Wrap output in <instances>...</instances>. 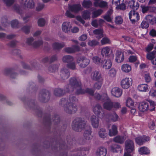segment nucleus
<instances>
[{
	"mask_svg": "<svg viewBox=\"0 0 156 156\" xmlns=\"http://www.w3.org/2000/svg\"><path fill=\"white\" fill-rule=\"evenodd\" d=\"M81 83L80 80H77L75 77H73L69 80V84L66 87L65 91L66 92H74L76 94H83L87 93L90 95H93L94 91L90 88H87L85 90L82 89Z\"/></svg>",
	"mask_w": 156,
	"mask_h": 156,
	"instance_id": "obj_1",
	"label": "nucleus"
},
{
	"mask_svg": "<svg viewBox=\"0 0 156 156\" xmlns=\"http://www.w3.org/2000/svg\"><path fill=\"white\" fill-rule=\"evenodd\" d=\"M61 104L62 105H64V110L68 114H71L75 113L77 110L76 104H67V100L65 98L61 99Z\"/></svg>",
	"mask_w": 156,
	"mask_h": 156,
	"instance_id": "obj_2",
	"label": "nucleus"
},
{
	"mask_svg": "<svg viewBox=\"0 0 156 156\" xmlns=\"http://www.w3.org/2000/svg\"><path fill=\"white\" fill-rule=\"evenodd\" d=\"M86 122L83 119L76 118L73 122L72 126L73 130L76 131H81L85 127Z\"/></svg>",
	"mask_w": 156,
	"mask_h": 156,
	"instance_id": "obj_3",
	"label": "nucleus"
},
{
	"mask_svg": "<svg viewBox=\"0 0 156 156\" xmlns=\"http://www.w3.org/2000/svg\"><path fill=\"white\" fill-rule=\"evenodd\" d=\"M76 62L80 67L84 68L88 65L90 60L84 56H81L77 58Z\"/></svg>",
	"mask_w": 156,
	"mask_h": 156,
	"instance_id": "obj_4",
	"label": "nucleus"
},
{
	"mask_svg": "<svg viewBox=\"0 0 156 156\" xmlns=\"http://www.w3.org/2000/svg\"><path fill=\"white\" fill-rule=\"evenodd\" d=\"M103 97L105 98L103 99L105 102L103 104V107L105 109L110 110L113 107V103L108 98L107 94H104Z\"/></svg>",
	"mask_w": 156,
	"mask_h": 156,
	"instance_id": "obj_5",
	"label": "nucleus"
},
{
	"mask_svg": "<svg viewBox=\"0 0 156 156\" xmlns=\"http://www.w3.org/2000/svg\"><path fill=\"white\" fill-rule=\"evenodd\" d=\"M125 149L127 152H132L134 149V143L133 141L129 139L126 140L125 143Z\"/></svg>",
	"mask_w": 156,
	"mask_h": 156,
	"instance_id": "obj_6",
	"label": "nucleus"
},
{
	"mask_svg": "<svg viewBox=\"0 0 156 156\" xmlns=\"http://www.w3.org/2000/svg\"><path fill=\"white\" fill-rule=\"evenodd\" d=\"M34 39L33 37H30L27 38L26 43L28 45L34 48L39 47L43 44V41L41 40L34 42Z\"/></svg>",
	"mask_w": 156,
	"mask_h": 156,
	"instance_id": "obj_7",
	"label": "nucleus"
},
{
	"mask_svg": "<svg viewBox=\"0 0 156 156\" xmlns=\"http://www.w3.org/2000/svg\"><path fill=\"white\" fill-rule=\"evenodd\" d=\"M129 16L133 23H134L139 20L140 16L138 13L135 11H131L129 13Z\"/></svg>",
	"mask_w": 156,
	"mask_h": 156,
	"instance_id": "obj_8",
	"label": "nucleus"
},
{
	"mask_svg": "<svg viewBox=\"0 0 156 156\" xmlns=\"http://www.w3.org/2000/svg\"><path fill=\"white\" fill-rule=\"evenodd\" d=\"M93 112L97 115L100 116L101 114V117L100 118H103L105 116L104 113L103 112L102 108L99 104H96L94 107Z\"/></svg>",
	"mask_w": 156,
	"mask_h": 156,
	"instance_id": "obj_9",
	"label": "nucleus"
},
{
	"mask_svg": "<svg viewBox=\"0 0 156 156\" xmlns=\"http://www.w3.org/2000/svg\"><path fill=\"white\" fill-rule=\"evenodd\" d=\"M132 84V80L131 78H125L121 82V85L122 88L124 89L128 88Z\"/></svg>",
	"mask_w": 156,
	"mask_h": 156,
	"instance_id": "obj_10",
	"label": "nucleus"
},
{
	"mask_svg": "<svg viewBox=\"0 0 156 156\" xmlns=\"http://www.w3.org/2000/svg\"><path fill=\"white\" fill-rule=\"evenodd\" d=\"M150 140V137L146 136H139L135 139L136 143L140 145H142L144 143L149 141Z\"/></svg>",
	"mask_w": 156,
	"mask_h": 156,
	"instance_id": "obj_11",
	"label": "nucleus"
},
{
	"mask_svg": "<svg viewBox=\"0 0 156 156\" xmlns=\"http://www.w3.org/2000/svg\"><path fill=\"white\" fill-rule=\"evenodd\" d=\"M72 26L69 22H65L62 25V31L66 33H69L70 32Z\"/></svg>",
	"mask_w": 156,
	"mask_h": 156,
	"instance_id": "obj_12",
	"label": "nucleus"
},
{
	"mask_svg": "<svg viewBox=\"0 0 156 156\" xmlns=\"http://www.w3.org/2000/svg\"><path fill=\"white\" fill-rule=\"evenodd\" d=\"M69 9L72 12L77 13L82 10V7L80 4H76L69 5Z\"/></svg>",
	"mask_w": 156,
	"mask_h": 156,
	"instance_id": "obj_13",
	"label": "nucleus"
},
{
	"mask_svg": "<svg viewBox=\"0 0 156 156\" xmlns=\"http://www.w3.org/2000/svg\"><path fill=\"white\" fill-rule=\"evenodd\" d=\"M101 53L103 57H108L110 56L112 53V51L110 47L106 46L101 49Z\"/></svg>",
	"mask_w": 156,
	"mask_h": 156,
	"instance_id": "obj_14",
	"label": "nucleus"
},
{
	"mask_svg": "<svg viewBox=\"0 0 156 156\" xmlns=\"http://www.w3.org/2000/svg\"><path fill=\"white\" fill-rule=\"evenodd\" d=\"M91 78L92 80L96 81L103 80L101 73L98 71L96 70L91 73Z\"/></svg>",
	"mask_w": 156,
	"mask_h": 156,
	"instance_id": "obj_15",
	"label": "nucleus"
},
{
	"mask_svg": "<svg viewBox=\"0 0 156 156\" xmlns=\"http://www.w3.org/2000/svg\"><path fill=\"white\" fill-rule=\"evenodd\" d=\"M90 121L91 125L94 128H97L99 124V119L95 115H93L90 118Z\"/></svg>",
	"mask_w": 156,
	"mask_h": 156,
	"instance_id": "obj_16",
	"label": "nucleus"
},
{
	"mask_svg": "<svg viewBox=\"0 0 156 156\" xmlns=\"http://www.w3.org/2000/svg\"><path fill=\"white\" fill-rule=\"evenodd\" d=\"M60 75L62 80H64L67 79L69 77L70 73L67 69L63 68L61 70Z\"/></svg>",
	"mask_w": 156,
	"mask_h": 156,
	"instance_id": "obj_17",
	"label": "nucleus"
},
{
	"mask_svg": "<svg viewBox=\"0 0 156 156\" xmlns=\"http://www.w3.org/2000/svg\"><path fill=\"white\" fill-rule=\"evenodd\" d=\"M107 152L106 148L103 147H100L97 148L96 154V156H105Z\"/></svg>",
	"mask_w": 156,
	"mask_h": 156,
	"instance_id": "obj_18",
	"label": "nucleus"
},
{
	"mask_svg": "<svg viewBox=\"0 0 156 156\" xmlns=\"http://www.w3.org/2000/svg\"><path fill=\"white\" fill-rule=\"evenodd\" d=\"M112 62L110 59L104 60L103 61L101 60V66L102 68L105 69H109L112 66Z\"/></svg>",
	"mask_w": 156,
	"mask_h": 156,
	"instance_id": "obj_19",
	"label": "nucleus"
},
{
	"mask_svg": "<svg viewBox=\"0 0 156 156\" xmlns=\"http://www.w3.org/2000/svg\"><path fill=\"white\" fill-rule=\"evenodd\" d=\"M111 92L113 96L117 98L120 97L122 94V91L121 89L118 87H115L113 88Z\"/></svg>",
	"mask_w": 156,
	"mask_h": 156,
	"instance_id": "obj_20",
	"label": "nucleus"
},
{
	"mask_svg": "<svg viewBox=\"0 0 156 156\" xmlns=\"http://www.w3.org/2000/svg\"><path fill=\"white\" fill-rule=\"evenodd\" d=\"M149 104L145 101L142 102L139 104L138 106L139 110L141 112H144L148 109Z\"/></svg>",
	"mask_w": 156,
	"mask_h": 156,
	"instance_id": "obj_21",
	"label": "nucleus"
},
{
	"mask_svg": "<svg viewBox=\"0 0 156 156\" xmlns=\"http://www.w3.org/2000/svg\"><path fill=\"white\" fill-rule=\"evenodd\" d=\"M115 60L118 63H120L124 60V55L121 51L117 50L115 54Z\"/></svg>",
	"mask_w": 156,
	"mask_h": 156,
	"instance_id": "obj_22",
	"label": "nucleus"
},
{
	"mask_svg": "<svg viewBox=\"0 0 156 156\" xmlns=\"http://www.w3.org/2000/svg\"><path fill=\"white\" fill-rule=\"evenodd\" d=\"M91 131L90 129L85 130L84 133V143L89 141V140L91 138Z\"/></svg>",
	"mask_w": 156,
	"mask_h": 156,
	"instance_id": "obj_23",
	"label": "nucleus"
},
{
	"mask_svg": "<svg viewBox=\"0 0 156 156\" xmlns=\"http://www.w3.org/2000/svg\"><path fill=\"white\" fill-rule=\"evenodd\" d=\"M128 6L130 8L133 10V11L137 10L138 9L139 5L137 2H135L133 0L129 1L128 3Z\"/></svg>",
	"mask_w": 156,
	"mask_h": 156,
	"instance_id": "obj_24",
	"label": "nucleus"
},
{
	"mask_svg": "<svg viewBox=\"0 0 156 156\" xmlns=\"http://www.w3.org/2000/svg\"><path fill=\"white\" fill-rule=\"evenodd\" d=\"M103 30L101 29H95L93 31L94 34L96 35V37L98 40L103 37Z\"/></svg>",
	"mask_w": 156,
	"mask_h": 156,
	"instance_id": "obj_25",
	"label": "nucleus"
},
{
	"mask_svg": "<svg viewBox=\"0 0 156 156\" xmlns=\"http://www.w3.org/2000/svg\"><path fill=\"white\" fill-rule=\"evenodd\" d=\"M24 5L25 8L32 9L34 8L35 3L33 0H26Z\"/></svg>",
	"mask_w": 156,
	"mask_h": 156,
	"instance_id": "obj_26",
	"label": "nucleus"
},
{
	"mask_svg": "<svg viewBox=\"0 0 156 156\" xmlns=\"http://www.w3.org/2000/svg\"><path fill=\"white\" fill-rule=\"evenodd\" d=\"M49 93L47 92L41 93L39 94V98L40 100L43 102H46L48 99Z\"/></svg>",
	"mask_w": 156,
	"mask_h": 156,
	"instance_id": "obj_27",
	"label": "nucleus"
},
{
	"mask_svg": "<svg viewBox=\"0 0 156 156\" xmlns=\"http://www.w3.org/2000/svg\"><path fill=\"white\" fill-rule=\"evenodd\" d=\"M78 101L77 98L73 95H71L69 96V98L67 101V104H76Z\"/></svg>",
	"mask_w": 156,
	"mask_h": 156,
	"instance_id": "obj_28",
	"label": "nucleus"
},
{
	"mask_svg": "<svg viewBox=\"0 0 156 156\" xmlns=\"http://www.w3.org/2000/svg\"><path fill=\"white\" fill-rule=\"evenodd\" d=\"M62 60L64 62L68 64L74 61V58L70 55H65L63 57Z\"/></svg>",
	"mask_w": 156,
	"mask_h": 156,
	"instance_id": "obj_29",
	"label": "nucleus"
},
{
	"mask_svg": "<svg viewBox=\"0 0 156 156\" xmlns=\"http://www.w3.org/2000/svg\"><path fill=\"white\" fill-rule=\"evenodd\" d=\"M65 45V43L64 42H55L53 44L52 47L55 49H60L64 47Z\"/></svg>",
	"mask_w": 156,
	"mask_h": 156,
	"instance_id": "obj_30",
	"label": "nucleus"
},
{
	"mask_svg": "<svg viewBox=\"0 0 156 156\" xmlns=\"http://www.w3.org/2000/svg\"><path fill=\"white\" fill-rule=\"evenodd\" d=\"M117 126L113 125L112 127V129L109 130V135L111 136H115L117 134Z\"/></svg>",
	"mask_w": 156,
	"mask_h": 156,
	"instance_id": "obj_31",
	"label": "nucleus"
},
{
	"mask_svg": "<svg viewBox=\"0 0 156 156\" xmlns=\"http://www.w3.org/2000/svg\"><path fill=\"white\" fill-rule=\"evenodd\" d=\"M125 139L126 138L124 136H117L114 138L113 141L115 142L122 144L123 143Z\"/></svg>",
	"mask_w": 156,
	"mask_h": 156,
	"instance_id": "obj_32",
	"label": "nucleus"
},
{
	"mask_svg": "<svg viewBox=\"0 0 156 156\" xmlns=\"http://www.w3.org/2000/svg\"><path fill=\"white\" fill-rule=\"evenodd\" d=\"M137 89L141 92H146L148 90V86L146 84H141L138 86Z\"/></svg>",
	"mask_w": 156,
	"mask_h": 156,
	"instance_id": "obj_33",
	"label": "nucleus"
},
{
	"mask_svg": "<svg viewBox=\"0 0 156 156\" xmlns=\"http://www.w3.org/2000/svg\"><path fill=\"white\" fill-rule=\"evenodd\" d=\"M121 149L120 146L117 144H113L111 146V150L114 152H117L121 151Z\"/></svg>",
	"mask_w": 156,
	"mask_h": 156,
	"instance_id": "obj_34",
	"label": "nucleus"
},
{
	"mask_svg": "<svg viewBox=\"0 0 156 156\" xmlns=\"http://www.w3.org/2000/svg\"><path fill=\"white\" fill-rule=\"evenodd\" d=\"M65 91L59 88L55 89L54 91V94L55 96H60L63 95Z\"/></svg>",
	"mask_w": 156,
	"mask_h": 156,
	"instance_id": "obj_35",
	"label": "nucleus"
},
{
	"mask_svg": "<svg viewBox=\"0 0 156 156\" xmlns=\"http://www.w3.org/2000/svg\"><path fill=\"white\" fill-rule=\"evenodd\" d=\"M82 4L83 7L88 8H90L92 6V3L91 1L90 0H84Z\"/></svg>",
	"mask_w": 156,
	"mask_h": 156,
	"instance_id": "obj_36",
	"label": "nucleus"
},
{
	"mask_svg": "<svg viewBox=\"0 0 156 156\" xmlns=\"http://www.w3.org/2000/svg\"><path fill=\"white\" fill-rule=\"evenodd\" d=\"M119 119L118 115L115 112L110 114L109 116V119L110 120L113 122L118 121Z\"/></svg>",
	"mask_w": 156,
	"mask_h": 156,
	"instance_id": "obj_37",
	"label": "nucleus"
},
{
	"mask_svg": "<svg viewBox=\"0 0 156 156\" xmlns=\"http://www.w3.org/2000/svg\"><path fill=\"white\" fill-rule=\"evenodd\" d=\"M121 69L124 72L128 73L131 70V67L127 64H124L122 66Z\"/></svg>",
	"mask_w": 156,
	"mask_h": 156,
	"instance_id": "obj_38",
	"label": "nucleus"
},
{
	"mask_svg": "<svg viewBox=\"0 0 156 156\" xmlns=\"http://www.w3.org/2000/svg\"><path fill=\"white\" fill-rule=\"evenodd\" d=\"M73 48L74 51V52L76 51H82L85 53L89 51V49L86 48L84 49L83 48H80L79 46L77 45L73 46Z\"/></svg>",
	"mask_w": 156,
	"mask_h": 156,
	"instance_id": "obj_39",
	"label": "nucleus"
},
{
	"mask_svg": "<svg viewBox=\"0 0 156 156\" xmlns=\"http://www.w3.org/2000/svg\"><path fill=\"white\" fill-rule=\"evenodd\" d=\"M90 12L86 10L82 13V17L84 20L90 19Z\"/></svg>",
	"mask_w": 156,
	"mask_h": 156,
	"instance_id": "obj_40",
	"label": "nucleus"
},
{
	"mask_svg": "<svg viewBox=\"0 0 156 156\" xmlns=\"http://www.w3.org/2000/svg\"><path fill=\"white\" fill-rule=\"evenodd\" d=\"M4 74L8 75L10 74V76L12 78H15L17 76V74L15 73H11V71L9 69H5L4 71Z\"/></svg>",
	"mask_w": 156,
	"mask_h": 156,
	"instance_id": "obj_41",
	"label": "nucleus"
},
{
	"mask_svg": "<svg viewBox=\"0 0 156 156\" xmlns=\"http://www.w3.org/2000/svg\"><path fill=\"white\" fill-rule=\"evenodd\" d=\"M139 152L141 154H146L149 153V151L145 147H141L139 149Z\"/></svg>",
	"mask_w": 156,
	"mask_h": 156,
	"instance_id": "obj_42",
	"label": "nucleus"
},
{
	"mask_svg": "<svg viewBox=\"0 0 156 156\" xmlns=\"http://www.w3.org/2000/svg\"><path fill=\"white\" fill-rule=\"evenodd\" d=\"M149 103L150 105H149L148 110L151 111H153L155 110V106L156 104L155 102L151 100H148L147 101Z\"/></svg>",
	"mask_w": 156,
	"mask_h": 156,
	"instance_id": "obj_43",
	"label": "nucleus"
},
{
	"mask_svg": "<svg viewBox=\"0 0 156 156\" xmlns=\"http://www.w3.org/2000/svg\"><path fill=\"white\" fill-rule=\"evenodd\" d=\"M101 43L102 45L107 44H110L111 43L110 39L107 37H104L102 38L101 41Z\"/></svg>",
	"mask_w": 156,
	"mask_h": 156,
	"instance_id": "obj_44",
	"label": "nucleus"
},
{
	"mask_svg": "<svg viewBox=\"0 0 156 156\" xmlns=\"http://www.w3.org/2000/svg\"><path fill=\"white\" fill-rule=\"evenodd\" d=\"M156 56V51H153L148 53L147 55V59L152 60Z\"/></svg>",
	"mask_w": 156,
	"mask_h": 156,
	"instance_id": "obj_45",
	"label": "nucleus"
},
{
	"mask_svg": "<svg viewBox=\"0 0 156 156\" xmlns=\"http://www.w3.org/2000/svg\"><path fill=\"white\" fill-rule=\"evenodd\" d=\"M103 10L101 9L94 11L92 12V17L93 18H96L101 14Z\"/></svg>",
	"mask_w": 156,
	"mask_h": 156,
	"instance_id": "obj_46",
	"label": "nucleus"
},
{
	"mask_svg": "<svg viewBox=\"0 0 156 156\" xmlns=\"http://www.w3.org/2000/svg\"><path fill=\"white\" fill-rule=\"evenodd\" d=\"M99 136L102 138H105L106 136L107 133L105 129H101L98 132Z\"/></svg>",
	"mask_w": 156,
	"mask_h": 156,
	"instance_id": "obj_47",
	"label": "nucleus"
},
{
	"mask_svg": "<svg viewBox=\"0 0 156 156\" xmlns=\"http://www.w3.org/2000/svg\"><path fill=\"white\" fill-rule=\"evenodd\" d=\"M58 66L56 65H51L48 68V71L51 73L55 72L57 71Z\"/></svg>",
	"mask_w": 156,
	"mask_h": 156,
	"instance_id": "obj_48",
	"label": "nucleus"
},
{
	"mask_svg": "<svg viewBox=\"0 0 156 156\" xmlns=\"http://www.w3.org/2000/svg\"><path fill=\"white\" fill-rule=\"evenodd\" d=\"M31 27V26L26 25L22 27L21 30L26 34H28L30 32Z\"/></svg>",
	"mask_w": 156,
	"mask_h": 156,
	"instance_id": "obj_49",
	"label": "nucleus"
},
{
	"mask_svg": "<svg viewBox=\"0 0 156 156\" xmlns=\"http://www.w3.org/2000/svg\"><path fill=\"white\" fill-rule=\"evenodd\" d=\"M142 8V11L143 13H145L147 11L151 12L153 9V7L151 6H141Z\"/></svg>",
	"mask_w": 156,
	"mask_h": 156,
	"instance_id": "obj_50",
	"label": "nucleus"
},
{
	"mask_svg": "<svg viewBox=\"0 0 156 156\" xmlns=\"http://www.w3.org/2000/svg\"><path fill=\"white\" fill-rule=\"evenodd\" d=\"M103 80H99L94 83V87L95 89L99 90L101 88Z\"/></svg>",
	"mask_w": 156,
	"mask_h": 156,
	"instance_id": "obj_51",
	"label": "nucleus"
},
{
	"mask_svg": "<svg viewBox=\"0 0 156 156\" xmlns=\"http://www.w3.org/2000/svg\"><path fill=\"white\" fill-rule=\"evenodd\" d=\"M92 59L93 62L98 65L101 66V61L100 58L97 56L94 57Z\"/></svg>",
	"mask_w": 156,
	"mask_h": 156,
	"instance_id": "obj_52",
	"label": "nucleus"
},
{
	"mask_svg": "<svg viewBox=\"0 0 156 156\" xmlns=\"http://www.w3.org/2000/svg\"><path fill=\"white\" fill-rule=\"evenodd\" d=\"M11 26L12 28H18L19 27V23L16 20H14L11 22Z\"/></svg>",
	"mask_w": 156,
	"mask_h": 156,
	"instance_id": "obj_53",
	"label": "nucleus"
},
{
	"mask_svg": "<svg viewBox=\"0 0 156 156\" xmlns=\"http://www.w3.org/2000/svg\"><path fill=\"white\" fill-rule=\"evenodd\" d=\"M66 66L68 68L72 70H75L76 69V63L75 62H73V61L68 63L67 64Z\"/></svg>",
	"mask_w": 156,
	"mask_h": 156,
	"instance_id": "obj_54",
	"label": "nucleus"
},
{
	"mask_svg": "<svg viewBox=\"0 0 156 156\" xmlns=\"http://www.w3.org/2000/svg\"><path fill=\"white\" fill-rule=\"evenodd\" d=\"M99 44V42L95 40H90L88 43V45L90 47H94Z\"/></svg>",
	"mask_w": 156,
	"mask_h": 156,
	"instance_id": "obj_55",
	"label": "nucleus"
},
{
	"mask_svg": "<svg viewBox=\"0 0 156 156\" xmlns=\"http://www.w3.org/2000/svg\"><path fill=\"white\" fill-rule=\"evenodd\" d=\"M45 23V20L43 18H41L38 19L37 21L38 25L39 27L44 26Z\"/></svg>",
	"mask_w": 156,
	"mask_h": 156,
	"instance_id": "obj_56",
	"label": "nucleus"
},
{
	"mask_svg": "<svg viewBox=\"0 0 156 156\" xmlns=\"http://www.w3.org/2000/svg\"><path fill=\"white\" fill-rule=\"evenodd\" d=\"M126 105L129 108H131L134 105V102L130 98H128L126 100Z\"/></svg>",
	"mask_w": 156,
	"mask_h": 156,
	"instance_id": "obj_57",
	"label": "nucleus"
},
{
	"mask_svg": "<svg viewBox=\"0 0 156 156\" xmlns=\"http://www.w3.org/2000/svg\"><path fill=\"white\" fill-rule=\"evenodd\" d=\"M105 94L106 93H105ZM104 94V93L103 94L102 96H101V95L99 93H95L94 95V97L97 99L100 100L101 101H103L104 100L103 99H104L105 98L104 97H103V95Z\"/></svg>",
	"mask_w": 156,
	"mask_h": 156,
	"instance_id": "obj_58",
	"label": "nucleus"
},
{
	"mask_svg": "<svg viewBox=\"0 0 156 156\" xmlns=\"http://www.w3.org/2000/svg\"><path fill=\"white\" fill-rule=\"evenodd\" d=\"M7 6H11L14 2V0H2Z\"/></svg>",
	"mask_w": 156,
	"mask_h": 156,
	"instance_id": "obj_59",
	"label": "nucleus"
},
{
	"mask_svg": "<svg viewBox=\"0 0 156 156\" xmlns=\"http://www.w3.org/2000/svg\"><path fill=\"white\" fill-rule=\"evenodd\" d=\"M115 22L117 24H120L122 23L123 20L121 16H118L115 18Z\"/></svg>",
	"mask_w": 156,
	"mask_h": 156,
	"instance_id": "obj_60",
	"label": "nucleus"
},
{
	"mask_svg": "<svg viewBox=\"0 0 156 156\" xmlns=\"http://www.w3.org/2000/svg\"><path fill=\"white\" fill-rule=\"evenodd\" d=\"M116 70L113 68L111 69L109 72V75L112 77H114L115 76L116 74Z\"/></svg>",
	"mask_w": 156,
	"mask_h": 156,
	"instance_id": "obj_61",
	"label": "nucleus"
},
{
	"mask_svg": "<svg viewBox=\"0 0 156 156\" xmlns=\"http://www.w3.org/2000/svg\"><path fill=\"white\" fill-rule=\"evenodd\" d=\"M124 0H112V4L117 6L123 3Z\"/></svg>",
	"mask_w": 156,
	"mask_h": 156,
	"instance_id": "obj_62",
	"label": "nucleus"
},
{
	"mask_svg": "<svg viewBox=\"0 0 156 156\" xmlns=\"http://www.w3.org/2000/svg\"><path fill=\"white\" fill-rule=\"evenodd\" d=\"M52 121L55 122V124H57L60 122V119L59 116L55 115L52 118Z\"/></svg>",
	"mask_w": 156,
	"mask_h": 156,
	"instance_id": "obj_63",
	"label": "nucleus"
},
{
	"mask_svg": "<svg viewBox=\"0 0 156 156\" xmlns=\"http://www.w3.org/2000/svg\"><path fill=\"white\" fill-rule=\"evenodd\" d=\"M148 23L144 21H143L141 24V27L142 28H147L149 27Z\"/></svg>",
	"mask_w": 156,
	"mask_h": 156,
	"instance_id": "obj_64",
	"label": "nucleus"
}]
</instances>
